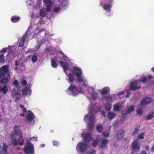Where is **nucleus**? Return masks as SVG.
Masks as SVG:
<instances>
[{"label": "nucleus", "mask_w": 154, "mask_h": 154, "mask_svg": "<svg viewBox=\"0 0 154 154\" xmlns=\"http://www.w3.org/2000/svg\"><path fill=\"white\" fill-rule=\"evenodd\" d=\"M20 115L21 116H24V113H21L20 114Z\"/></svg>", "instance_id": "62"}, {"label": "nucleus", "mask_w": 154, "mask_h": 154, "mask_svg": "<svg viewBox=\"0 0 154 154\" xmlns=\"http://www.w3.org/2000/svg\"><path fill=\"white\" fill-rule=\"evenodd\" d=\"M140 81L143 82H144L147 80V78L145 76H142L140 78Z\"/></svg>", "instance_id": "40"}, {"label": "nucleus", "mask_w": 154, "mask_h": 154, "mask_svg": "<svg viewBox=\"0 0 154 154\" xmlns=\"http://www.w3.org/2000/svg\"><path fill=\"white\" fill-rule=\"evenodd\" d=\"M151 70L153 72H154V67H153L151 69Z\"/></svg>", "instance_id": "64"}, {"label": "nucleus", "mask_w": 154, "mask_h": 154, "mask_svg": "<svg viewBox=\"0 0 154 154\" xmlns=\"http://www.w3.org/2000/svg\"><path fill=\"white\" fill-rule=\"evenodd\" d=\"M12 94H13V97L14 99H15V101H17L19 100L20 96V94L19 93L17 92H16L14 94H13V92L12 93Z\"/></svg>", "instance_id": "29"}, {"label": "nucleus", "mask_w": 154, "mask_h": 154, "mask_svg": "<svg viewBox=\"0 0 154 154\" xmlns=\"http://www.w3.org/2000/svg\"><path fill=\"white\" fill-rule=\"evenodd\" d=\"M96 151L95 150H93L92 151L89 152L88 154H96Z\"/></svg>", "instance_id": "51"}, {"label": "nucleus", "mask_w": 154, "mask_h": 154, "mask_svg": "<svg viewBox=\"0 0 154 154\" xmlns=\"http://www.w3.org/2000/svg\"><path fill=\"white\" fill-rule=\"evenodd\" d=\"M54 11L55 12H58L61 10V8L60 6L59 2H58L53 7Z\"/></svg>", "instance_id": "24"}, {"label": "nucleus", "mask_w": 154, "mask_h": 154, "mask_svg": "<svg viewBox=\"0 0 154 154\" xmlns=\"http://www.w3.org/2000/svg\"><path fill=\"white\" fill-rule=\"evenodd\" d=\"M15 65L16 66L15 70H17L18 69V68L23 66V60L20 59L19 60L16 61Z\"/></svg>", "instance_id": "25"}, {"label": "nucleus", "mask_w": 154, "mask_h": 154, "mask_svg": "<svg viewBox=\"0 0 154 154\" xmlns=\"http://www.w3.org/2000/svg\"><path fill=\"white\" fill-rule=\"evenodd\" d=\"M57 56H59V58L66 61L63 62L60 60L59 62L66 75L68 82L70 84L73 82L75 80L74 75L76 76V79L79 81L81 80L82 77L81 76L83 72L82 69L78 66H73L69 69L67 64V61L68 60V57L62 52L58 53Z\"/></svg>", "instance_id": "1"}, {"label": "nucleus", "mask_w": 154, "mask_h": 154, "mask_svg": "<svg viewBox=\"0 0 154 154\" xmlns=\"http://www.w3.org/2000/svg\"><path fill=\"white\" fill-rule=\"evenodd\" d=\"M110 90V88L108 87H104L102 90H97V91L99 92L101 94H104L108 93Z\"/></svg>", "instance_id": "20"}, {"label": "nucleus", "mask_w": 154, "mask_h": 154, "mask_svg": "<svg viewBox=\"0 0 154 154\" xmlns=\"http://www.w3.org/2000/svg\"><path fill=\"white\" fill-rule=\"evenodd\" d=\"M42 33L43 34H45V38H45V41L44 40H42L41 41H39L38 40V42H39L41 43L43 42H46V41L47 40V42H48V40H47V39H50V35H48V34H47L46 33V32L45 31H44L42 32Z\"/></svg>", "instance_id": "32"}, {"label": "nucleus", "mask_w": 154, "mask_h": 154, "mask_svg": "<svg viewBox=\"0 0 154 154\" xmlns=\"http://www.w3.org/2000/svg\"><path fill=\"white\" fill-rule=\"evenodd\" d=\"M152 101L151 99L149 97H146L143 99L141 102L140 104L138 105V106H140V105L143 106L144 105H146Z\"/></svg>", "instance_id": "19"}, {"label": "nucleus", "mask_w": 154, "mask_h": 154, "mask_svg": "<svg viewBox=\"0 0 154 154\" xmlns=\"http://www.w3.org/2000/svg\"><path fill=\"white\" fill-rule=\"evenodd\" d=\"M152 77V76L149 75L148 76V78L149 79H151Z\"/></svg>", "instance_id": "60"}, {"label": "nucleus", "mask_w": 154, "mask_h": 154, "mask_svg": "<svg viewBox=\"0 0 154 154\" xmlns=\"http://www.w3.org/2000/svg\"><path fill=\"white\" fill-rule=\"evenodd\" d=\"M0 82L3 84L7 83L10 78L8 67L7 65L2 66L0 68Z\"/></svg>", "instance_id": "3"}, {"label": "nucleus", "mask_w": 154, "mask_h": 154, "mask_svg": "<svg viewBox=\"0 0 154 154\" xmlns=\"http://www.w3.org/2000/svg\"><path fill=\"white\" fill-rule=\"evenodd\" d=\"M81 136L85 141L88 142L91 140V144L93 147H96L100 141V139L98 137L96 139H92V137L90 133H83L81 134Z\"/></svg>", "instance_id": "5"}, {"label": "nucleus", "mask_w": 154, "mask_h": 154, "mask_svg": "<svg viewBox=\"0 0 154 154\" xmlns=\"http://www.w3.org/2000/svg\"><path fill=\"white\" fill-rule=\"evenodd\" d=\"M53 145L54 146H57L59 145V142L57 141H53Z\"/></svg>", "instance_id": "46"}, {"label": "nucleus", "mask_w": 154, "mask_h": 154, "mask_svg": "<svg viewBox=\"0 0 154 154\" xmlns=\"http://www.w3.org/2000/svg\"><path fill=\"white\" fill-rule=\"evenodd\" d=\"M40 47V45L39 44L37 46H36V49H38Z\"/></svg>", "instance_id": "58"}, {"label": "nucleus", "mask_w": 154, "mask_h": 154, "mask_svg": "<svg viewBox=\"0 0 154 154\" xmlns=\"http://www.w3.org/2000/svg\"><path fill=\"white\" fill-rule=\"evenodd\" d=\"M116 116V114L112 111L109 112L108 113V118L109 119H112Z\"/></svg>", "instance_id": "28"}, {"label": "nucleus", "mask_w": 154, "mask_h": 154, "mask_svg": "<svg viewBox=\"0 0 154 154\" xmlns=\"http://www.w3.org/2000/svg\"><path fill=\"white\" fill-rule=\"evenodd\" d=\"M33 27V26L31 24L29 27L28 30L26 32V34L24 35L23 38H21V40L20 41L19 45L20 47H21L23 46L24 42L26 39V36L27 35L30 34L32 33V32L33 31V30H32Z\"/></svg>", "instance_id": "11"}, {"label": "nucleus", "mask_w": 154, "mask_h": 154, "mask_svg": "<svg viewBox=\"0 0 154 154\" xmlns=\"http://www.w3.org/2000/svg\"><path fill=\"white\" fill-rule=\"evenodd\" d=\"M124 132L122 131H120L116 135L117 137L119 139H123L124 135Z\"/></svg>", "instance_id": "31"}, {"label": "nucleus", "mask_w": 154, "mask_h": 154, "mask_svg": "<svg viewBox=\"0 0 154 154\" xmlns=\"http://www.w3.org/2000/svg\"><path fill=\"white\" fill-rule=\"evenodd\" d=\"M132 148L134 150L137 151H139L140 149V146L137 145V142L135 141H134L132 145Z\"/></svg>", "instance_id": "27"}, {"label": "nucleus", "mask_w": 154, "mask_h": 154, "mask_svg": "<svg viewBox=\"0 0 154 154\" xmlns=\"http://www.w3.org/2000/svg\"><path fill=\"white\" fill-rule=\"evenodd\" d=\"M98 93H100L98 91H97V90L93 92V93L91 95V97L93 100H96L99 98V95Z\"/></svg>", "instance_id": "26"}, {"label": "nucleus", "mask_w": 154, "mask_h": 154, "mask_svg": "<svg viewBox=\"0 0 154 154\" xmlns=\"http://www.w3.org/2000/svg\"><path fill=\"white\" fill-rule=\"evenodd\" d=\"M20 18L18 16H13L11 17V20L13 22H18Z\"/></svg>", "instance_id": "33"}, {"label": "nucleus", "mask_w": 154, "mask_h": 154, "mask_svg": "<svg viewBox=\"0 0 154 154\" xmlns=\"http://www.w3.org/2000/svg\"><path fill=\"white\" fill-rule=\"evenodd\" d=\"M37 60V56L35 55L33 56L31 58V60L32 62H35Z\"/></svg>", "instance_id": "41"}, {"label": "nucleus", "mask_w": 154, "mask_h": 154, "mask_svg": "<svg viewBox=\"0 0 154 154\" xmlns=\"http://www.w3.org/2000/svg\"><path fill=\"white\" fill-rule=\"evenodd\" d=\"M140 128V127L139 126H137L134 131H133V133H132V135H134L135 134H136L139 131V129Z\"/></svg>", "instance_id": "39"}, {"label": "nucleus", "mask_w": 154, "mask_h": 154, "mask_svg": "<svg viewBox=\"0 0 154 154\" xmlns=\"http://www.w3.org/2000/svg\"><path fill=\"white\" fill-rule=\"evenodd\" d=\"M13 84L14 85L16 86H18L19 84V82L17 80H14L13 82Z\"/></svg>", "instance_id": "45"}, {"label": "nucleus", "mask_w": 154, "mask_h": 154, "mask_svg": "<svg viewBox=\"0 0 154 154\" xmlns=\"http://www.w3.org/2000/svg\"><path fill=\"white\" fill-rule=\"evenodd\" d=\"M35 116L33 113L30 111H27L26 115V119L29 121L32 120L35 118Z\"/></svg>", "instance_id": "14"}, {"label": "nucleus", "mask_w": 154, "mask_h": 154, "mask_svg": "<svg viewBox=\"0 0 154 154\" xmlns=\"http://www.w3.org/2000/svg\"><path fill=\"white\" fill-rule=\"evenodd\" d=\"M14 133L15 134L19 136H21L22 134L19 127L17 125H15L14 128Z\"/></svg>", "instance_id": "22"}, {"label": "nucleus", "mask_w": 154, "mask_h": 154, "mask_svg": "<svg viewBox=\"0 0 154 154\" xmlns=\"http://www.w3.org/2000/svg\"><path fill=\"white\" fill-rule=\"evenodd\" d=\"M45 146V145L44 144H41V146L42 147H44Z\"/></svg>", "instance_id": "63"}, {"label": "nucleus", "mask_w": 154, "mask_h": 154, "mask_svg": "<svg viewBox=\"0 0 154 154\" xmlns=\"http://www.w3.org/2000/svg\"><path fill=\"white\" fill-rule=\"evenodd\" d=\"M96 129L99 132H101L103 130V127L101 125H98L96 127Z\"/></svg>", "instance_id": "36"}, {"label": "nucleus", "mask_w": 154, "mask_h": 154, "mask_svg": "<svg viewBox=\"0 0 154 154\" xmlns=\"http://www.w3.org/2000/svg\"><path fill=\"white\" fill-rule=\"evenodd\" d=\"M30 140H34L35 141H38L37 137H32L30 138Z\"/></svg>", "instance_id": "48"}, {"label": "nucleus", "mask_w": 154, "mask_h": 154, "mask_svg": "<svg viewBox=\"0 0 154 154\" xmlns=\"http://www.w3.org/2000/svg\"><path fill=\"white\" fill-rule=\"evenodd\" d=\"M51 50V48L50 47L47 48L45 50V51L49 52Z\"/></svg>", "instance_id": "54"}, {"label": "nucleus", "mask_w": 154, "mask_h": 154, "mask_svg": "<svg viewBox=\"0 0 154 154\" xmlns=\"http://www.w3.org/2000/svg\"><path fill=\"white\" fill-rule=\"evenodd\" d=\"M109 131H105L103 133V135L104 137H107L109 136Z\"/></svg>", "instance_id": "42"}, {"label": "nucleus", "mask_w": 154, "mask_h": 154, "mask_svg": "<svg viewBox=\"0 0 154 154\" xmlns=\"http://www.w3.org/2000/svg\"><path fill=\"white\" fill-rule=\"evenodd\" d=\"M59 57H55L54 58H52L51 59V66L54 68H56L57 66V63L59 61V56H58Z\"/></svg>", "instance_id": "15"}, {"label": "nucleus", "mask_w": 154, "mask_h": 154, "mask_svg": "<svg viewBox=\"0 0 154 154\" xmlns=\"http://www.w3.org/2000/svg\"><path fill=\"white\" fill-rule=\"evenodd\" d=\"M112 105L111 104L106 103L105 106V108L106 110H110L112 107Z\"/></svg>", "instance_id": "34"}, {"label": "nucleus", "mask_w": 154, "mask_h": 154, "mask_svg": "<svg viewBox=\"0 0 154 154\" xmlns=\"http://www.w3.org/2000/svg\"><path fill=\"white\" fill-rule=\"evenodd\" d=\"M4 55L3 54H0V61L1 60H4Z\"/></svg>", "instance_id": "52"}, {"label": "nucleus", "mask_w": 154, "mask_h": 154, "mask_svg": "<svg viewBox=\"0 0 154 154\" xmlns=\"http://www.w3.org/2000/svg\"><path fill=\"white\" fill-rule=\"evenodd\" d=\"M101 108V105L97 103L93 104L91 103L89 104L88 110L90 112H89L85 116L84 119V121L88 124V128L89 131L93 129L96 121L94 115L91 112L94 111L98 112L100 110Z\"/></svg>", "instance_id": "2"}, {"label": "nucleus", "mask_w": 154, "mask_h": 154, "mask_svg": "<svg viewBox=\"0 0 154 154\" xmlns=\"http://www.w3.org/2000/svg\"><path fill=\"white\" fill-rule=\"evenodd\" d=\"M21 82L22 85H25L27 83L26 81L24 80H22Z\"/></svg>", "instance_id": "55"}, {"label": "nucleus", "mask_w": 154, "mask_h": 154, "mask_svg": "<svg viewBox=\"0 0 154 154\" xmlns=\"http://www.w3.org/2000/svg\"><path fill=\"white\" fill-rule=\"evenodd\" d=\"M113 1V0H101L100 5L104 10L109 12L112 6Z\"/></svg>", "instance_id": "7"}, {"label": "nucleus", "mask_w": 154, "mask_h": 154, "mask_svg": "<svg viewBox=\"0 0 154 154\" xmlns=\"http://www.w3.org/2000/svg\"><path fill=\"white\" fill-rule=\"evenodd\" d=\"M144 133H141L139 135H138V139H143L144 138Z\"/></svg>", "instance_id": "44"}, {"label": "nucleus", "mask_w": 154, "mask_h": 154, "mask_svg": "<svg viewBox=\"0 0 154 154\" xmlns=\"http://www.w3.org/2000/svg\"><path fill=\"white\" fill-rule=\"evenodd\" d=\"M134 110V106L132 105L127 109H123L122 111V115H126L128 113H129L133 111Z\"/></svg>", "instance_id": "16"}, {"label": "nucleus", "mask_w": 154, "mask_h": 154, "mask_svg": "<svg viewBox=\"0 0 154 154\" xmlns=\"http://www.w3.org/2000/svg\"><path fill=\"white\" fill-rule=\"evenodd\" d=\"M81 76L82 77L81 80L79 81V80L77 79H76V80L79 82H83L84 86L86 88V89H87L88 91L89 92V93H91L93 91L94 92V91H94V88L93 87L89 86L88 85V81L83 75V72L82 73Z\"/></svg>", "instance_id": "8"}, {"label": "nucleus", "mask_w": 154, "mask_h": 154, "mask_svg": "<svg viewBox=\"0 0 154 154\" xmlns=\"http://www.w3.org/2000/svg\"><path fill=\"white\" fill-rule=\"evenodd\" d=\"M141 154H146V152L145 151H143L141 152Z\"/></svg>", "instance_id": "59"}, {"label": "nucleus", "mask_w": 154, "mask_h": 154, "mask_svg": "<svg viewBox=\"0 0 154 154\" xmlns=\"http://www.w3.org/2000/svg\"><path fill=\"white\" fill-rule=\"evenodd\" d=\"M44 4L45 5V9L43 8L40 9L39 13L40 16L42 17L46 16L50 13L51 7L52 2L50 0H44Z\"/></svg>", "instance_id": "6"}, {"label": "nucleus", "mask_w": 154, "mask_h": 154, "mask_svg": "<svg viewBox=\"0 0 154 154\" xmlns=\"http://www.w3.org/2000/svg\"><path fill=\"white\" fill-rule=\"evenodd\" d=\"M87 149V145L84 142H80L77 145L76 150L78 152H84Z\"/></svg>", "instance_id": "12"}, {"label": "nucleus", "mask_w": 154, "mask_h": 154, "mask_svg": "<svg viewBox=\"0 0 154 154\" xmlns=\"http://www.w3.org/2000/svg\"><path fill=\"white\" fill-rule=\"evenodd\" d=\"M142 105H140V106H138V108L137 110V113L139 115H141L142 114L143 112L142 110L140 108H141Z\"/></svg>", "instance_id": "38"}, {"label": "nucleus", "mask_w": 154, "mask_h": 154, "mask_svg": "<svg viewBox=\"0 0 154 154\" xmlns=\"http://www.w3.org/2000/svg\"><path fill=\"white\" fill-rule=\"evenodd\" d=\"M108 142V141L106 139L104 138L102 139L101 142L99 145V147L102 148H106V147Z\"/></svg>", "instance_id": "21"}, {"label": "nucleus", "mask_w": 154, "mask_h": 154, "mask_svg": "<svg viewBox=\"0 0 154 154\" xmlns=\"http://www.w3.org/2000/svg\"><path fill=\"white\" fill-rule=\"evenodd\" d=\"M11 54V53L9 52L6 56V57L7 58H8V59L10 58V54Z\"/></svg>", "instance_id": "56"}, {"label": "nucleus", "mask_w": 154, "mask_h": 154, "mask_svg": "<svg viewBox=\"0 0 154 154\" xmlns=\"http://www.w3.org/2000/svg\"><path fill=\"white\" fill-rule=\"evenodd\" d=\"M105 99L107 102L112 103L116 100V95L114 94L109 96L106 95L105 97Z\"/></svg>", "instance_id": "18"}, {"label": "nucleus", "mask_w": 154, "mask_h": 154, "mask_svg": "<svg viewBox=\"0 0 154 154\" xmlns=\"http://www.w3.org/2000/svg\"><path fill=\"white\" fill-rule=\"evenodd\" d=\"M123 105L122 103H119L115 104L113 106V110L114 111H118L120 110Z\"/></svg>", "instance_id": "23"}, {"label": "nucleus", "mask_w": 154, "mask_h": 154, "mask_svg": "<svg viewBox=\"0 0 154 154\" xmlns=\"http://www.w3.org/2000/svg\"><path fill=\"white\" fill-rule=\"evenodd\" d=\"M42 31V30H40L39 29H38V28L37 29H36L35 31V33H39L40 32H41V31Z\"/></svg>", "instance_id": "53"}, {"label": "nucleus", "mask_w": 154, "mask_h": 154, "mask_svg": "<svg viewBox=\"0 0 154 154\" xmlns=\"http://www.w3.org/2000/svg\"><path fill=\"white\" fill-rule=\"evenodd\" d=\"M153 115L152 114H149L146 117V119H150L153 117Z\"/></svg>", "instance_id": "49"}, {"label": "nucleus", "mask_w": 154, "mask_h": 154, "mask_svg": "<svg viewBox=\"0 0 154 154\" xmlns=\"http://www.w3.org/2000/svg\"><path fill=\"white\" fill-rule=\"evenodd\" d=\"M8 91L7 86L6 85H4L3 87L0 86V92H2L4 94H5L7 91Z\"/></svg>", "instance_id": "30"}, {"label": "nucleus", "mask_w": 154, "mask_h": 154, "mask_svg": "<svg viewBox=\"0 0 154 154\" xmlns=\"http://www.w3.org/2000/svg\"><path fill=\"white\" fill-rule=\"evenodd\" d=\"M23 94L24 95L30 96L31 94V91L30 89V86H27L23 88L22 91Z\"/></svg>", "instance_id": "17"}, {"label": "nucleus", "mask_w": 154, "mask_h": 154, "mask_svg": "<svg viewBox=\"0 0 154 154\" xmlns=\"http://www.w3.org/2000/svg\"><path fill=\"white\" fill-rule=\"evenodd\" d=\"M3 149L4 150V152H5L7 150V146L5 143H3Z\"/></svg>", "instance_id": "50"}, {"label": "nucleus", "mask_w": 154, "mask_h": 154, "mask_svg": "<svg viewBox=\"0 0 154 154\" xmlns=\"http://www.w3.org/2000/svg\"><path fill=\"white\" fill-rule=\"evenodd\" d=\"M9 50V48H4L0 51V53H4Z\"/></svg>", "instance_id": "43"}, {"label": "nucleus", "mask_w": 154, "mask_h": 154, "mask_svg": "<svg viewBox=\"0 0 154 154\" xmlns=\"http://www.w3.org/2000/svg\"><path fill=\"white\" fill-rule=\"evenodd\" d=\"M42 6L41 0H38L36 4L35 5V9L39 8ZM35 8V7H34Z\"/></svg>", "instance_id": "35"}, {"label": "nucleus", "mask_w": 154, "mask_h": 154, "mask_svg": "<svg viewBox=\"0 0 154 154\" xmlns=\"http://www.w3.org/2000/svg\"><path fill=\"white\" fill-rule=\"evenodd\" d=\"M66 93L69 95L76 96L79 94L84 93L83 90L80 86H76L71 85L66 90Z\"/></svg>", "instance_id": "4"}, {"label": "nucleus", "mask_w": 154, "mask_h": 154, "mask_svg": "<svg viewBox=\"0 0 154 154\" xmlns=\"http://www.w3.org/2000/svg\"><path fill=\"white\" fill-rule=\"evenodd\" d=\"M152 151H154V144L153 145V146L152 147Z\"/></svg>", "instance_id": "61"}, {"label": "nucleus", "mask_w": 154, "mask_h": 154, "mask_svg": "<svg viewBox=\"0 0 154 154\" xmlns=\"http://www.w3.org/2000/svg\"><path fill=\"white\" fill-rule=\"evenodd\" d=\"M124 92V91H123L119 92L118 94V95L119 96V95H122L123 94Z\"/></svg>", "instance_id": "57"}, {"label": "nucleus", "mask_w": 154, "mask_h": 154, "mask_svg": "<svg viewBox=\"0 0 154 154\" xmlns=\"http://www.w3.org/2000/svg\"><path fill=\"white\" fill-rule=\"evenodd\" d=\"M20 136V137L18 141L15 139L12 138L11 142V143L14 145H16L18 144L20 145H22L24 142V140L23 138V134L21 136Z\"/></svg>", "instance_id": "13"}, {"label": "nucleus", "mask_w": 154, "mask_h": 154, "mask_svg": "<svg viewBox=\"0 0 154 154\" xmlns=\"http://www.w3.org/2000/svg\"><path fill=\"white\" fill-rule=\"evenodd\" d=\"M139 82V81L135 80L131 82L130 84V89L128 90L127 93L126 97L128 98L130 95V92L131 90H135L140 88L139 86H137V84Z\"/></svg>", "instance_id": "9"}, {"label": "nucleus", "mask_w": 154, "mask_h": 154, "mask_svg": "<svg viewBox=\"0 0 154 154\" xmlns=\"http://www.w3.org/2000/svg\"><path fill=\"white\" fill-rule=\"evenodd\" d=\"M20 107L22 109V111L23 112H25L26 111V109L24 107V106L22 104H21L20 106Z\"/></svg>", "instance_id": "47"}, {"label": "nucleus", "mask_w": 154, "mask_h": 154, "mask_svg": "<svg viewBox=\"0 0 154 154\" xmlns=\"http://www.w3.org/2000/svg\"><path fill=\"white\" fill-rule=\"evenodd\" d=\"M24 152L28 154H34L33 145L30 142H27L26 147L23 149Z\"/></svg>", "instance_id": "10"}, {"label": "nucleus", "mask_w": 154, "mask_h": 154, "mask_svg": "<svg viewBox=\"0 0 154 154\" xmlns=\"http://www.w3.org/2000/svg\"><path fill=\"white\" fill-rule=\"evenodd\" d=\"M62 6L63 7H66L68 5V2L67 0H63L62 2Z\"/></svg>", "instance_id": "37"}]
</instances>
